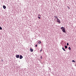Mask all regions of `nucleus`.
Here are the masks:
<instances>
[{
  "instance_id": "f257e3e1",
  "label": "nucleus",
  "mask_w": 76,
  "mask_h": 76,
  "mask_svg": "<svg viewBox=\"0 0 76 76\" xmlns=\"http://www.w3.org/2000/svg\"><path fill=\"white\" fill-rule=\"evenodd\" d=\"M61 29L62 31L63 32H64V33H66V31H65V28H64L63 27H61Z\"/></svg>"
},
{
  "instance_id": "f03ea898",
  "label": "nucleus",
  "mask_w": 76,
  "mask_h": 76,
  "mask_svg": "<svg viewBox=\"0 0 76 76\" xmlns=\"http://www.w3.org/2000/svg\"><path fill=\"white\" fill-rule=\"evenodd\" d=\"M57 22H58V23H61V22H60V20L58 19V18L57 20Z\"/></svg>"
},
{
  "instance_id": "7ed1b4c3",
  "label": "nucleus",
  "mask_w": 76,
  "mask_h": 76,
  "mask_svg": "<svg viewBox=\"0 0 76 76\" xmlns=\"http://www.w3.org/2000/svg\"><path fill=\"white\" fill-rule=\"evenodd\" d=\"M54 17L56 19H58V17H57V16H55Z\"/></svg>"
},
{
  "instance_id": "20e7f679",
  "label": "nucleus",
  "mask_w": 76,
  "mask_h": 76,
  "mask_svg": "<svg viewBox=\"0 0 76 76\" xmlns=\"http://www.w3.org/2000/svg\"><path fill=\"white\" fill-rule=\"evenodd\" d=\"M30 51H31V52H33L34 51V50L33 49L31 48H30Z\"/></svg>"
},
{
  "instance_id": "39448f33",
  "label": "nucleus",
  "mask_w": 76,
  "mask_h": 76,
  "mask_svg": "<svg viewBox=\"0 0 76 76\" xmlns=\"http://www.w3.org/2000/svg\"><path fill=\"white\" fill-rule=\"evenodd\" d=\"M22 58H23V56H22V55H20V59H22Z\"/></svg>"
},
{
  "instance_id": "423d86ee",
  "label": "nucleus",
  "mask_w": 76,
  "mask_h": 76,
  "mask_svg": "<svg viewBox=\"0 0 76 76\" xmlns=\"http://www.w3.org/2000/svg\"><path fill=\"white\" fill-rule=\"evenodd\" d=\"M3 7L4 9H6V7L4 5L3 6Z\"/></svg>"
},
{
  "instance_id": "0eeeda50",
  "label": "nucleus",
  "mask_w": 76,
  "mask_h": 76,
  "mask_svg": "<svg viewBox=\"0 0 76 76\" xmlns=\"http://www.w3.org/2000/svg\"><path fill=\"white\" fill-rule=\"evenodd\" d=\"M16 58H19V55H17L16 56Z\"/></svg>"
},
{
  "instance_id": "6e6552de",
  "label": "nucleus",
  "mask_w": 76,
  "mask_h": 76,
  "mask_svg": "<svg viewBox=\"0 0 76 76\" xmlns=\"http://www.w3.org/2000/svg\"><path fill=\"white\" fill-rule=\"evenodd\" d=\"M65 48H67V46H65Z\"/></svg>"
},
{
  "instance_id": "1a4fd4ad",
  "label": "nucleus",
  "mask_w": 76,
  "mask_h": 76,
  "mask_svg": "<svg viewBox=\"0 0 76 76\" xmlns=\"http://www.w3.org/2000/svg\"><path fill=\"white\" fill-rule=\"evenodd\" d=\"M62 49L64 50V51H66V50L64 49V48H62Z\"/></svg>"
},
{
  "instance_id": "9d476101",
  "label": "nucleus",
  "mask_w": 76,
  "mask_h": 76,
  "mask_svg": "<svg viewBox=\"0 0 76 76\" xmlns=\"http://www.w3.org/2000/svg\"><path fill=\"white\" fill-rule=\"evenodd\" d=\"M68 49L69 50H71V48H70V47H69Z\"/></svg>"
},
{
  "instance_id": "9b49d317",
  "label": "nucleus",
  "mask_w": 76,
  "mask_h": 76,
  "mask_svg": "<svg viewBox=\"0 0 76 76\" xmlns=\"http://www.w3.org/2000/svg\"><path fill=\"white\" fill-rule=\"evenodd\" d=\"M38 43L39 44H41V42L40 41H39L38 42Z\"/></svg>"
},
{
  "instance_id": "f8f14e48",
  "label": "nucleus",
  "mask_w": 76,
  "mask_h": 76,
  "mask_svg": "<svg viewBox=\"0 0 76 76\" xmlns=\"http://www.w3.org/2000/svg\"><path fill=\"white\" fill-rule=\"evenodd\" d=\"M0 29L1 30V29H2V28H1V27L0 26Z\"/></svg>"
},
{
  "instance_id": "ddd939ff",
  "label": "nucleus",
  "mask_w": 76,
  "mask_h": 76,
  "mask_svg": "<svg viewBox=\"0 0 76 76\" xmlns=\"http://www.w3.org/2000/svg\"><path fill=\"white\" fill-rule=\"evenodd\" d=\"M69 45V43H67V45L68 46Z\"/></svg>"
},
{
  "instance_id": "4468645a",
  "label": "nucleus",
  "mask_w": 76,
  "mask_h": 76,
  "mask_svg": "<svg viewBox=\"0 0 76 76\" xmlns=\"http://www.w3.org/2000/svg\"><path fill=\"white\" fill-rule=\"evenodd\" d=\"M38 18H39V19H40L41 17H38Z\"/></svg>"
},
{
  "instance_id": "2eb2a0df",
  "label": "nucleus",
  "mask_w": 76,
  "mask_h": 76,
  "mask_svg": "<svg viewBox=\"0 0 76 76\" xmlns=\"http://www.w3.org/2000/svg\"><path fill=\"white\" fill-rule=\"evenodd\" d=\"M42 50L41 49V50H40V52H42Z\"/></svg>"
},
{
  "instance_id": "dca6fc26",
  "label": "nucleus",
  "mask_w": 76,
  "mask_h": 76,
  "mask_svg": "<svg viewBox=\"0 0 76 76\" xmlns=\"http://www.w3.org/2000/svg\"><path fill=\"white\" fill-rule=\"evenodd\" d=\"M72 62H75V61L74 60H72Z\"/></svg>"
},
{
  "instance_id": "f3484780",
  "label": "nucleus",
  "mask_w": 76,
  "mask_h": 76,
  "mask_svg": "<svg viewBox=\"0 0 76 76\" xmlns=\"http://www.w3.org/2000/svg\"><path fill=\"white\" fill-rule=\"evenodd\" d=\"M35 47H37V45H35Z\"/></svg>"
},
{
  "instance_id": "a211bd4d",
  "label": "nucleus",
  "mask_w": 76,
  "mask_h": 76,
  "mask_svg": "<svg viewBox=\"0 0 76 76\" xmlns=\"http://www.w3.org/2000/svg\"><path fill=\"white\" fill-rule=\"evenodd\" d=\"M68 7H69L68 6Z\"/></svg>"
}]
</instances>
